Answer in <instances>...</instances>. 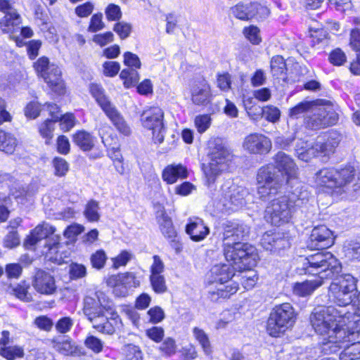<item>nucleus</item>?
Returning a JSON list of instances; mask_svg holds the SVG:
<instances>
[{
  "mask_svg": "<svg viewBox=\"0 0 360 360\" xmlns=\"http://www.w3.org/2000/svg\"><path fill=\"white\" fill-rule=\"evenodd\" d=\"M105 13L109 21H117L122 18V11L120 6L114 4H110L107 6Z\"/></svg>",
  "mask_w": 360,
  "mask_h": 360,
  "instance_id": "nucleus-51",
  "label": "nucleus"
},
{
  "mask_svg": "<svg viewBox=\"0 0 360 360\" xmlns=\"http://www.w3.org/2000/svg\"><path fill=\"white\" fill-rule=\"evenodd\" d=\"M73 326V320L70 317H63L56 323V329L60 333H66L69 332Z\"/></svg>",
  "mask_w": 360,
  "mask_h": 360,
  "instance_id": "nucleus-55",
  "label": "nucleus"
},
{
  "mask_svg": "<svg viewBox=\"0 0 360 360\" xmlns=\"http://www.w3.org/2000/svg\"><path fill=\"white\" fill-rule=\"evenodd\" d=\"M274 165L259 169L257 174V195L263 201H268L281 193L284 184L288 193L301 200L309 198V193L298 179V167L293 159L283 152L274 158Z\"/></svg>",
  "mask_w": 360,
  "mask_h": 360,
  "instance_id": "nucleus-1",
  "label": "nucleus"
},
{
  "mask_svg": "<svg viewBox=\"0 0 360 360\" xmlns=\"http://www.w3.org/2000/svg\"><path fill=\"white\" fill-rule=\"evenodd\" d=\"M355 174L356 170L351 165L340 169L324 168L316 174V181L331 189L332 196L339 197L348 192L349 186L354 181Z\"/></svg>",
  "mask_w": 360,
  "mask_h": 360,
  "instance_id": "nucleus-6",
  "label": "nucleus"
},
{
  "mask_svg": "<svg viewBox=\"0 0 360 360\" xmlns=\"http://www.w3.org/2000/svg\"><path fill=\"white\" fill-rule=\"evenodd\" d=\"M295 321L296 314L290 303L276 305L269 314L266 330L271 336L278 337L292 327Z\"/></svg>",
  "mask_w": 360,
  "mask_h": 360,
  "instance_id": "nucleus-9",
  "label": "nucleus"
},
{
  "mask_svg": "<svg viewBox=\"0 0 360 360\" xmlns=\"http://www.w3.org/2000/svg\"><path fill=\"white\" fill-rule=\"evenodd\" d=\"M134 257V255L127 250H122L117 257L112 259V267L115 269L120 266H126Z\"/></svg>",
  "mask_w": 360,
  "mask_h": 360,
  "instance_id": "nucleus-45",
  "label": "nucleus"
},
{
  "mask_svg": "<svg viewBox=\"0 0 360 360\" xmlns=\"http://www.w3.org/2000/svg\"><path fill=\"white\" fill-rule=\"evenodd\" d=\"M0 355L7 360H14L24 356V350L19 346L1 347Z\"/></svg>",
  "mask_w": 360,
  "mask_h": 360,
  "instance_id": "nucleus-37",
  "label": "nucleus"
},
{
  "mask_svg": "<svg viewBox=\"0 0 360 360\" xmlns=\"http://www.w3.org/2000/svg\"><path fill=\"white\" fill-rule=\"evenodd\" d=\"M157 220L162 234L166 238L172 239V245L176 251H179L181 245L174 239L176 236V232L171 218L166 214L163 207L160 206V210L157 212Z\"/></svg>",
  "mask_w": 360,
  "mask_h": 360,
  "instance_id": "nucleus-23",
  "label": "nucleus"
},
{
  "mask_svg": "<svg viewBox=\"0 0 360 360\" xmlns=\"http://www.w3.org/2000/svg\"><path fill=\"white\" fill-rule=\"evenodd\" d=\"M231 264H216L210 270V281L209 286V295L212 301H218L219 298H229L238 290V284L231 279L236 276L235 271L241 272L251 267L240 269L242 262H235Z\"/></svg>",
  "mask_w": 360,
  "mask_h": 360,
  "instance_id": "nucleus-5",
  "label": "nucleus"
},
{
  "mask_svg": "<svg viewBox=\"0 0 360 360\" xmlns=\"http://www.w3.org/2000/svg\"><path fill=\"white\" fill-rule=\"evenodd\" d=\"M302 269L304 274L314 276V279L295 283L293 293L300 297H306L321 286L324 279L338 274L342 266L330 252H318L304 258Z\"/></svg>",
  "mask_w": 360,
  "mask_h": 360,
  "instance_id": "nucleus-3",
  "label": "nucleus"
},
{
  "mask_svg": "<svg viewBox=\"0 0 360 360\" xmlns=\"http://www.w3.org/2000/svg\"><path fill=\"white\" fill-rule=\"evenodd\" d=\"M85 345L95 353H99L103 349L102 341L94 336L88 337L85 340Z\"/></svg>",
  "mask_w": 360,
  "mask_h": 360,
  "instance_id": "nucleus-62",
  "label": "nucleus"
},
{
  "mask_svg": "<svg viewBox=\"0 0 360 360\" xmlns=\"http://www.w3.org/2000/svg\"><path fill=\"white\" fill-rule=\"evenodd\" d=\"M17 146V140L10 133L0 130V150L6 153H13Z\"/></svg>",
  "mask_w": 360,
  "mask_h": 360,
  "instance_id": "nucleus-32",
  "label": "nucleus"
},
{
  "mask_svg": "<svg viewBox=\"0 0 360 360\" xmlns=\"http://www.w3.org/2000/svg\"><path fill=\"white\" fill-rule=\"evenodd\" d=\"M191 94L192 102L198 105H207L212 98L210 86L204 79L193 82L191 87Z\"/></svg>",
  "mask_w": 360,
  "mask_h": 360,
  "instance_id": "nucleus-22",
  "label": "nucleus"
},
{
  "mask_svg": "<svg viewBox=\"0 0 360 360\" xmlns=\"http://www.w3.org/2000/svg\"><path fill=\"white\" fill-rule=\"evenodd\" d=\"M340 354V360H357L360 359V342H356L345 347Z\"/></svg>",
  "mask_w": 360,
  "mask_h": 360,
  "instance_id": "nucleus-33",
  "label": "nucleus"
},
{
  "mask_svg": "<svg viewBox=\"0 0 360 360\" xmlns=\"http://www.w3.org/2000/svg\"><path fill=\"white\" fill-rule=\"evenodd\" d=\"M120 77L124 79V84L127 87L136 84L139 80V75L136 69L126 68L122 70Z\"/></svg>",
  "mask_w": 360,
  "mask_h": 360,
  "instance_id": "nucleus-41",
  "label": "nucleus"
},
{
  "mask_svg": "<svg viewBox=\"0 0 360 360\" xmlns=\"http://www.w3.org/2000/svg\"><path fill=\"white\" fill-rule=\"evenodd\" d=\"M89 89L91 94L96 99L97 103L103 112L113 105L109 98L105 95L104 89L101 85L97 84H91Z\"/></svg>",
  "mask_w": 360,
  "mask_h": 360,
  "instance_id": "nucleus-30",
  "label": "nucleus"
},
{
  "mask_svg": "<svg viewBox=\"0 0 360 360\" xmlns=\"http://www.w3.org/2000/svg\"><path fill=\"white\" fill-rule=\"evenodd\" d=\"M84 314L98 331L112 335L115 329L105 315V308L95 299L86 297L84 302Z\"/></svg>",
  "mask_w": 360,
  "mask_h": 360,
  "instance_id": "nucleus-13",
  "label": "nucleus"
},
{
  "mask_svg": "<svg viewBox=\"0 0 360 360\" xmlns=\"http://www.w3.org/2000/svg\"><path fill=\"white\" fill-rule=\"evenodd\" d=\"M358 279L350 274L340 276L329 287L328 297L339 307H347L354 301L353 292L357 290Z\"/></svg>",
  "mask_w": 360,
  "mask_h": 360,
  "instance_id": "nucleus-11",
  "label": "nucleus"
},
{
  "mask_svg": "<svg viewBox=\"0 0 360 360\" xmlns=\"http://www.w3.org/2000/svg\"><path fill=\"white\" fill-rule=\"evenodd\" d=\"M243 148L253 154H264L271 148V140L262 134H251L245 137Z\"/></svg>",
  "mask_w": 360,
  "mask_h": 360,
  "instance_id": "nucleus-20",
  "label": "nucleus"
},
{
  "mask_svg": "<svg viewBox=\"0 0 360 360\" xmlns=\"http://www.w3.org/2000/svg\"><path fill=\"white\" fill-rule=\"evenodd\" d=\"M283 195L271 201L265 210V218L267 221L275 226L288 223L292 216L295 207H300L309 200L293 198L292 193Z\"/></svg>",
  "mask_w": 360,
  "mask_h": 360,
  "instance_id": "nucleus-7",
  "label": "nucleus"
},
{
  "mask_svg": "<svg viewBox=\"0 0 360 360\" xmlns=\"http://www.w3.org/2000/svg\"><path fill=\"white\" fill-rule=\"evenodd\" d=\"M150 321L153 323H158L165 319V312L160 307H154L148 311Z\"/></svg>",
  "mask_w": 360,
  "mask_h": 360,
  "instance_id": "nucleus-58",
  "label": "nucleus"
},
{
  "mask_svg": "<svg viewBox=\"0 0 360 360\" xmlns=\"http://www.w3.org/2000/svg\"><path fill=\"white\" fill-rule=\"evenodd\" d=\"M94 10V5L91 2H86L75 8V13L80 18H86L91 14Z\"/></svg>",
  "mask_w": 360,
  "mask_h": 360,
  "instance_id": "nucleus-63",
  "label": "nucleus"
},
{
  "mask_svg": "<svg viewBox=\"0 0 360 360\" xmlns=\"http://www.w3.org/2000/svg\"><path fill=\"white\" fill-rule=\"evenodd\" d=\"M250 3L248 4H238L232 7V14L237 18L243 20H248L252 18L253 13L250 11Z\"/></svg>",
  "mask_w": 360,
  "mask_h": 360,
  "instance_id": "nucleus-36",
  "label": "nucleus"
},
{
  "mask_svg": "<svg viewBox=\"0 0 360 360\" xmlns=\"http://www.w3.org/2000/svg\"><path fill=\"white\" fill-rule=\"evenodd\" d=\"M350 46L356 53H360V29H354L350 34Z\"/></svg>",
  "mask_w": 360,
  "mask_h": 360,
  "instance_id": "nucleus-64",
  "label": "nucleus"
},
{
  "mask_svg": "<svg viewBox=\"0 0 360 360\" xmlns=\"http://www.w3.org/2000/svg\"><path fill=\"white\" fill-rule=\"evenodd\" d=\"M212 119L209 115H197L195 118V126L198 131L204 133L211 125Z\"/></svg>",
  "mask_w": 360,
  "mask_h": 360,
  "instance_id": "nucleus-46",
  "label": "nucleus"
},
{
  "mask_svg": "<svg viewBox=\"0 0 360 360\" xmlns=\"http://www.w3.org/2000/svg\"><path fill=\"white\" fill-rule=\"evenodd\" d=\"M53 166L55 169L54 174L58 176H65L69 169L68 162L63 158L58 157L53 160Z\"/></svg>",
  "mask_w": 360,
  "mask_h": 360,
  "instance_id": "nucleus-49",
  "label": "nucleus"
},
{
  "mask_svg": "<svg viewBox=\"0 0 360 360\" xmlns=\"http://www.w3.org/2000/svg\"><path fill=\"white\" fill-rule=\"evenodd\" d=\"M34 68L38 75L42 77L46 83L58 94L64 91V84L61 78V71L58 65L50 63L48 58H39L34 63Z\"/></svg>",
  "mask_w": 360,
  "mask_h": 360,
  "instance_id": "nucleus-15",
  "label": "nucleus"
},
{
  "mask_svg": "<svg viewBox=\"0 0 360 360\" xmlns=\"http://www.w3.org/2000/svg\"><path fill=\"white\" fill-rule=\"evenodd\" d=\"M146 335L155 342H160L163 339L165 331L161 327L153 326L146 330Z\"/></svg>",
  "mask_w": 360,
  "mask_h": 360,
  "instance_id": "nucleus-61",
  "label": "nucleus"
},
{
  "mask_svg": "<svg viewBox=\"0 0 360 360\" xmlns=\"http://www.w3.org/2000/svg\"><path fill=\"white\" fill-rule=\"evenodd\" d=\"M84 227L79 224H74L66 228L64 236L70 240H74L79 234L84 231Z\"/></svg>",
  "mask_w": 360,
  "mask_h": 360,
  "instance_id": "nucleus-60",
  "label": "nucleus"
},
{
  "mask_svg": "<svg viewBox=\"0 0 360 360\" xmlns=\"http://www.w3.org/2000/svg\"><path fill=\"white\" fill-rule=\"evenodd\" d=\"M54 124L55 122L49 119L44 122L39 127V131L41 136L47 139H51L53 137Z\"/></svg>",
  "mask_w": 360,
  "mask_h": 360,
  "instance_id": "nucleus-52",
  "label": "nucleus"
},
{
  "mask_svg": "<svg viewBox=\"0 0 360 360\" xmlns=\"http://www.w3.org/2000/svg\"><path fill=\"white\" fill-rule=\"evenodd\" d=\"M354 314L345 309H338L333 306L315 309L310 317L315 332L323 336L322 352L326 354L338 352L343 344L358 337L357 329H354Z\"/></svg>",
  "mask_w": 360,
  "mask_h": 360,
  "instance_id": "nucleus-2",
  "label": "nucleus"
},
{
  "mask_svg": "<svg viewBox=\"0 0 360 360\" xmlns=\"http://www.w3.org/2000/svg\"><path fill=\"white\" fill-rule=\"evenodd\" d=\"M186 231L193 241L203 240L209 233V229L204 224L202 219L195 218L191 219L186 226Z\"/></svg>",
  "mask_w": 360,
  "mask_h": 360,
  "instance_id": "nucleus-26",
  "label": "nucleus"
},
{
  "mask_svg": "<svg viewBox=\"0 0 360 360\" xmlns=\"http://www.w3.org/2000/svg\"><path fill=\"white\" fill-rule=\"evenodd\" d=\"M124 360H143V353L139 346L129 343L122 347Z\"/></svg>",
  "mask_w": 360,
  "mask_h": 360,
  "instance_id": "nucleus-34",
  "label": "nucleus"
},
{
  "mask_svg": "<svg viewBox=\"0 0 360 360\" xmlns=\"http://www.w3.org/2000/svg\"><path fill=\"white\" fill-rule=\"evenodd\" d=\"M319 107L313 105L310 115L305 117L307 127L311 129H320L335 124L338 120V114L334 110L331 103L320 101Z\"/></svg>",
  "mask_w": 360,
  "mask_h": 360,
  "instance_id": "nucleus-12",
  "label": "nucleus"
},
{
  "mask_svg": "<svg viewBox=\"0 0 360 360\" xmlns=\"http://www.w3.org/2000/svg\"><path fill=\"white\" fill-rule=\"evenodd\" d=\"M261 245L274 254H278L281 250L290 248V243L283 233L266 232L262 236Z\"/></svg>",
  "mask_w": 360,
  "mask_h": 360,
  "instance_id": "nucleus-19",
  "label": "nucleus"
},
{
  "mask_svg": "<svg viewBox=\"0 0 360 360\" xmlns=\"http://www.w3.org/2000/svg\"><path fill=\"white\" fill-rule=\"evenodd\" d=\"M335 136V134L331 133L329 135L319 137L311 147L306 146L297 148L296 152L298 158L304 162H308L311 158L319 154L328 155L333 153L339 143V140Z\"/></svg>",
  "mask_w": 360,
  "mask_h": 360,
  "instance_id": "nucleus-14",
  "label": "nucleus"
},
{
  "mask_svg": "<svg viewBox=\"0 0 360 360\" xmlns=\"http://www.w3.org/2000/svg\"><path fill=\"white\" fill-rule=\"evenodd\" d=\"M90 260L94 268L96 269H101L105 264L107 256L103 250H99L92 254Z\"/></svg>",
  "mask_w": 360,
  "mask_h": 360,
  "instance_id": "nucleus-47",
  "label": "nucleus"
},
{
  "mask_svg": "<svg viewBox=\"0 0 360 360\" xmlns=\"http://www.w3.org/2000/svg\"><path fill=\"white\" fill-rule=\"evenodd\" d=\"M210 162L204 169L207 184H213L216 178L224 171L228 169L229 162L232 155L223 144L221 139H215L210 143Z\"/></svg>",
  "mask_w": 360,
  "mask_h": 360,
  "instance_id": "nucleus-10",
  "label": "nucleus"
},
{
  "mask_svg": "<svg viewBox=\"0 0 360 360\" xmlns=\"http://www.w3.org/2000/svg\"><path fill=\"white\" fill-rule=\"evenodd\" d=\"M104 112L120 133L125 136L130 134V127L114 105H112L104 111Z\"/></svg>",
  "mask_w": 360,
  "mask_h": 360,
  "instance_id": "nucleus-27",
  "label": "nucleus"
},
{
  "mask_svg": "<svg viewBox=\"0 0 360 360\" xmlns=\"http://www.w3.org/2000/svg\"><path fill=\"white\" fill-rule=\"evenodd\" d=\"M58 120L60 121V128L65 131L70 130L75 124V116L71 113L63 115L61 114V117Z\"/></svg>",
  "mask_w": 360,
  "mask_h": 360,
  "instance_id": "nucleus-59",
  "label": "nucleus"
},
{
  "mask_svg": "<svg viewBox=\"0 0 360 360\" xmlns=\"http://www.w3.org/2000/svg\"><path fill=\"white\" fill-rule=\"evenodd\" d=\"M124 63L125 65L139 69L141 68V63L139 56L131 52L127 51L124 53Z\"/></svg>",
  "mask_w": 360,
  "mask_h": 360,
  "instance_id": "nucleus-56",
  "label": "nucleus"
},
{
  "mask_svg": "<svg viewBox=\"0 0 360 360\" xmlns=\"http://www.w3.org/2000/svg\"><path fill=\"white\" fill-rule=\"evenodd\" d=\"M248 194L246 188L227 181L221 186V197L214 200V206L219 212L237 210L245 204Z\"/></svg>",
  "mask_w": 360,
  "mask_h": 360,
  "instance_id": "nucleus-8",
  "label": "nucleus"
},
{
  "mask_svg": "<svg viewBox=\"0 0 360 360\" xmlns=\"http://www.w3.org/2000/svg\"><path fill=\"white\" fill-rule=\"evenodd\" d=\"M262 114L267 121L276 123L280 120L281 111L274 105H266L262 108Z\"/></svg>",
  "mask_w": 360,
  "mask_h": 360,
  "instance_id": "nucleus-43",
  "label": "nucleus"
},
{
  "mask_svg": "<svg viewBox=\"0 0 360 360\" xmlns=\"http://www.w3.org/2000/svg\"><path fill=\"white\" fill-rule=\"evenodd\" d=\"M113 30L119 35L120 39H124L129 36L131 32V26L127 22H120L115 24Z\"/></svg>",
  "mask_w": 360,
  "mask_h": 360,
  "instance_id": "nucleus-54",
  "label": "nucleus"
},
{
  "mask_svg": "<svg viewBox=\"0 0 360 360\" xmlns=\"http://www.w3.org/2000/svg\"><path fill=\"white\" fill-rule=\"evenodd\" d=\"M150 282L153 290L156 293H163L167 291V288L163 275H150Z\"/></svg>",
  "mask_w": 360,
  "mask_h": 360,
  "instance_id": "nucleus-42",
  "label": "nucleus"
},
{
  "mask_svg": "<svg viewBox=\"0 0 360 360\" xmlns=\"http://www.w3.org/2000/svg\"><path fill=\"white\" fill-rule=\"evenodd\" d=\"M50 342L52 347L63 355L79 356L82 354L81 349L68 336H55Z\"/></svg>",
  "mask_w": 360,
  "mask_h": 360,
  "instance_id": "nucleus-24",
  "label": "nucleus"
},
{
  "mask_svg": "<svg viewBox=\"0 0 360 360\" xmlns=\"http://www.w3.org/2000/svg\"><path fill=\"white\" fill-rule=\"evenodd\" d=\"M32 285L39 293L46 295L53 294L56 290V281L49 272L37 269L33 276Z\"/></svg>",
  "mask_w": 360,
  "mask_h": 360,
  "instance_id": "nucleus-18",
  "label": "nucleus"
},
{
  "mask_svg": "<svg viewBox=\"0 0 360 360\" xmlns=\"http://www.w3.org/2000/svg\"><path fill=\"white\" fill-rule=\"evenodd\" d=\"M334 242L332 231L324 225L314 227L309 237V246L315 249H326Z\"/></svg>",
  "mask_w": 360,
  "mask_h": 360,
  "instance_id": "nucleus-21",
  "label": "nucleus"
},
{
  "mask_svg": "<svg viewBox=\"0 0 360 360\" xmlns=\"http://www.w3.org/2000/svg\"><path fill=\"white\" fill-rule=\"evenodd\" d=\"M329 60L334 65H342L346 61V56L340 49H335L329 55Z\"/></svg>",
  "mask_w": 360,
  "mask_h": 360,
  "instance_id": "nucleus-57",
  "label": "nucleus"
},
{
  "mask_svg": "<svg viewBox=\"0 0 360 360\" xmlns=\"http://www.w3.org/2000/svg\"><path fill=\"white\" fill-rule=\"evenodd\" d=\"M187 176V169L181 164L168 165L162 174V179L169 184H174L179 178H186Z\"/></svg>",
  "mask_w": 360,
  "mask_h": 360,
  "instance_id": "nucleus-28",
  "label": "nucleus"
},
{
  "mask_svg": "<svg viewBox=\"0 0 360 360\" xmlns=\"http://www.w3.org/2000/svg\"><path fill=\"white\" fill-rule=\"evenodd\" d=\"M105 27V23L103 21V14L97 13L92 15L88 30L91 32H96Z\"/></svg>",
  "mask_w": 360,
  "mask_h": 360,
  "instance_id": "nucleus-50",
  "label": "nucleus"
},
{
  "mask_svg": "<svg viewBox=\"0 0 360 360\" xmlns=\"http://www.w3.org/2000/svg\"><path fill=\"white\" fill-rule=\"evenodd\" d=\"M250 11L253 13L252 18L263 19L269 15V9L258 3H250Z\"/></svg>",
  "mask_w": 360,
  "mask_h": 360,
  "instance_id": "nucleus-48",
  "label": "nucleus"
},
{
  "mask_svg": "<svg viewBox=\"0 0 360 360\" xmlns=\"http://www.w3.org/2000/svg\"><path fill=\"white\" fill-rule=\"evenodd\" d=\"M159 350L162 355L170 356L176 352L175 340L172 338H166L159 347Z\"/></svg>",
  "mask_w": 360,
  "mask_h": 360,
  "instance_id": "nucleus-44",
  "label": "nucleus"
},
{
  "mask_svg": "<svg viewBox=\"0 0 360 360\" xmlns=\"http://www.w3.org/2000/svg\"><path fill=\"white\" fill-rule=\"evenodd\" d=\"M271 70L274 77H279L286 70L285 62L283 58L281 56H276L271 58Z\"/></svg>",
  "mask_w": 360,
  "mask_h": 360,
  "instance_id": "nucleus-39",
  "label": "nucleus"
},
{
  "mask_svg": "<svg viewBox=\"0 0 360 360\" xmlns=\"http://www.w3.org/2000/svg\"><path fill=\"white\" fill-rule=\"evenodd\" d=\"M243 33L246 38L254 44H258L261 41L259 30L256 26L251 25L248 27H245L243 30Z\"/></svg>",
  "mask_w": 360,
  "mask_h": 360,
  "instance_id": "nucleus-53",
  "label": "nucleus"
},
{
  "mask_svg": "<svg viewBox=\"0 0 360 360\" xmlns=\"http://www.w3.org/2000/svg\"><path fill=\"white\" fill-rule=\"evenodd\" d=\"M96 138L86 131H79L73 136L74 143L83 151L91 150L95 145Z\"/></svg>",
  "mask_w": 360,
  "mask_h": 360,
  "instance_id": "nucleus-29",
  "label": "nucleus"
},
{
  "mask_svg": "<svg viewBox=\"0 0 360 360\" xmlns=\"http://www.w3.org/2000/svg\"><path fill=\"white\" fill-rule=\"evenodd\" d=\"M224 255L226 260L242 262L240 269L252 267L258 259L256 248L243 240L249 233V227L236 221H227L223 224Z\"/></svg>",
  "mask_w": 360,
  "mask_h": 360,
  "instance_id": "nucleus-4",
  "label": "nucleus"
},
{
  "mask_svg": "<svg viewBox=\"0 0 360 360\" xmlns=\"http://www.w3.org/2000/svg\"><path fill=\"white\" fill-rule=\"evenodd\" d=\"M98 210V202L95 200H91L86 205V208L84 212V216L89 221H98L100 219Z\"/></svg>",
  "mask_w": 360,
  "mask_h": 360,
  "instance_id": "nucleus-40",
  "label": "nucleus"
},
{
  "mask_svg": "<svg viewBox=\"0 0 360 360\" xmlns=\"http://www.w3.org/2000/svg\"><path fill=\"white\" fill-rule=\"evenodd\" d=\"M164 112L160 107H151L143 111L141 120L142 125L153 131L155 143H161L164 140L165 128L163 123Z\"/></svg>",
  "mask_w": 360,
  "mask_h": 360,
  "instance_id": "nucleus-16",
  "label": "nucleus"
},
{
  "mask_svg": "<svg viewBox=\"0 0 360 360\" xmlns=\"http://www.w3.org/2000/svg\"><path fill=\"white\" fill-rule=\"evenodd\" d=\"M313 105L309 101L300 102L290 110L289 116L292 119L303 117L306 113H310Z\"/></svg>",
  "mask_w": 360,
  "mask_h": 360,
  "instance_id": "nucleus-35",
  "label": "nucleus"
},
{
  "mask_svg": "<svg viewBox=\"0 0 360 360\" xmlns=\"http://www.w3.org/2000/svg\"><path fill=\"white\" fill-rule=\"evenodd\" d=\"M56 229L48 223H43L38 225L30 235L26 238L24 245L27 249H34V247L41 242L43 239L47 238L49 235L54 233Z\"/></svg>",
  "mask_w": 360,
  "mask_h": 360,
  "instance_id": "nucleus-25",
  "label": "nucleus"
},
{
  "mask_svg": "<svg viewBox=\"0 0 360 360\" xmlns=\"http://www.w3.org/2000/svg\"><path fill=\"white\" fill-rule=\"evenodd\" d=\"M193 334L195 340L201 345L205 353L210 354L211 352L210 342L208 335L205 332L198 327H195L193 329Z\"/></svg>",
  "mask_w": 360,
  "mask_h": 360,
  "instance_id": "nucleus-38",
  "label": "nucleus"
},
{
  "mask_svg": "<svg viewBox=\"0 0 360 360\" xmlns=\"http://www.w3.org/2000/svg\"><path fill=\"white\" fill-rule=\"evenodd\" d=\"M106 283L108 286L113 288V292L117 297H125L129 288H136L139 285L134 274L131 272L112 275L107 278Z\"/></svg>",
  "mask_w": 360,
  "mask_h": 360,
  "instance_id": "nucleus-17",
  "label": "nucleus"
},
{
  "mask_svg": "<svg viewBox=\"0 0 360 360\" xmlns=\"http://www.w3.org/2000/svg\"><path fill=\"white\" fill-rule=\"evenodd\" d=\"M20 23V15L16 11H11L5 13L4 16L0 20V29L5 33L13 31L14 27Z\"/></svg>",
  "mask_w": 360,
  "mask_h": 360,
  "instance_id": "nucleus-31",
  "label": "nucleus"
}]
</instances>
